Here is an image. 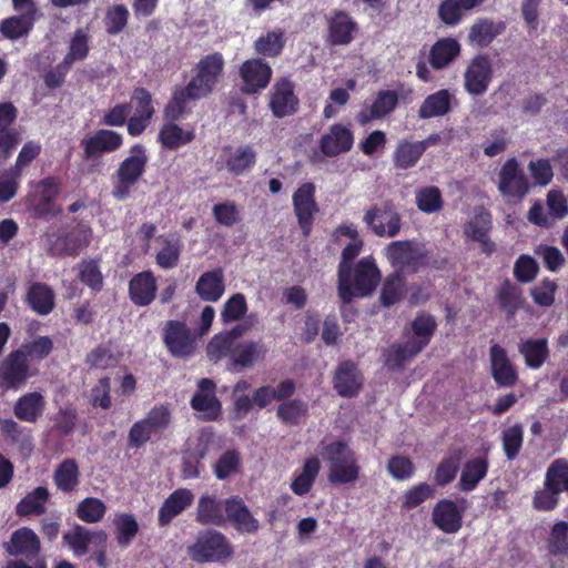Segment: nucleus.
Listing matches in <instances>:
<instances>
[{"label": "nucleus", "instance_id": "1", "mask_svg": "<svg viewBox=\"0 0 568 568\" xmlns=\"http://www.w3.org/2000/svg\"><path fill=\"white\" fill-rule=\"evenodd\" d=\"M224 64V58L219 52L203 57L197 62L194 77L187 85L173 92L165 108V115L172 120L179 119L192 102L207 97L222 78Z\"/></svg>", "mask_w": 568, "mask_h": 568}, {"label": "nucleus", "instance_id": "2", "mask_svg": "<svg viewBox=\"0 0 568 568\" xmlns=\"http://www.w3.org/2000/svg\"><path fill=\"white\" fill-rule=\"evenodd\" d=\"M381 280V272L372 256L361 258L355 265L338 266V294L344 302L371 295Z\"/></svg>", "mask_w": 568, "mask_h": 568}, {"label": "nucleus", "instance_id": "3", "mask_svg": "<svg viewBox=\"0 0 568 568\" xmlns=\"http://www.w3.org/2000/svg\"><path fill=\"white\" fill-rule=\"evenodd\" d=\"M321 455L328 464V481L351 484L359 477V466L355 453L344 442L322 443Z\"/></svg>", "mask_w": 568, "mask_h": 568}, {"label": "nucleus", "instance_id": "4", "mask_svg": "<svg viewBox=\"0 0 568 568\" xmlns=\"http://www.w3.org/2000/svg\"><path fill=\"white\" fill-rule=\"evenodd\" d=\"M148 161L144 146L136 144L130 149L129 155L120 163L115 172L112 195L116 200L123 201L130 196L134 185L144 174Z\"/></svg>", "mask_w": 568, "mask_h": 568}, {"label": "nucleus", "instance_id": "5", "mask_svg": "<svg viewBox=\"0 0 568 568\" xmlns=\"http://www.w3.org/2000/svg\"><path fill=\"white\" fill-rule=\"evenodd\" d=\"M171 423V407L169 404L155 405L144 418L135 422L129 430V444L141 447L153 435L166 429Z\"/></svg>", "mask_w": 568, "mask_h": 568}, {"label": "nucleus", "instance_id": "6", "mask_svg": "<svg viewBox=\"0 0 568 568\" xmlns=\"http://www.w3.org/2000/svg\"><path fill=\"white\" fill-rule=\"evenodd\" d=\"M28 358L12 351L0 363V392L18 390L27 385L29 378L38 375Z\"/></svg>", "mask_w": 568, "mask_h": 568}, {"label": "nucleus", "instance_id": "7", "mask_svg": "<svg viewBox=\"0 0 568 568\" xmlns=\"http://www.w3.org/2000/svg\"><path fill=\"white\" fill-rule=\"evenodd\" d=\"M187 552L196 561H222L232 556L233 549L222 534L205 531L197 536Z\"/></svg>", "mask_w": 568, "mask_h": 568}, {"label": "nucleus", "instance_id": "8", "mask_svg": "<svg viewBox=\"0 0 568 568\" xmlns=\"http://www.w3.org/2000/svg\"><path fill=\"white\" fill-rule=\"evenodd\" d=\"M493 79V64L487 55L470 60L464 72V88L471 95H483Z\"/></svg>", "mask_w": 568, "mask_h": 568}, {"label": "nucleus", "instance_id": "9", "mask_svg": "<svg viewBox=\"0 0 568 568\" xmlns=\"http://www.w3.org/2000/svg\"><path fill=\"white\" fill-rule=\"evenodd\" d=\"M498 190L506 197L523 199L529 190V183L518 161L508 159L498 174Z\"/></svg>", "mask_w": 568, "mask_h": 568}, {"label": "nucleus", "instance_id": "10", "mask_svg": "<svg viewBox=\"0 0 568 568\" xmlns=\"http://www.w3.org/2000/svg\"><path fill=\"white\" fill-rule=\"evenodd\" d=\"M163 341L169 352L176 357L191 355L195 349V339L185 323L169 321L163 329Z\"/></svg>", "mask_w": 568, "mask_h": 568}, {"label": "nucleus", "instance_id": "11", "mask_svg": "<svg viewBox=\"0 0 568 568\" xmlns=\"http://www.w3.org/2000/svg\"><path fill=\"white\" fill-rule=\"evenodd\" d=\"M385 255L394 267L416 271L426 254L418 244L396 241L385 247Z\"/></svg>", "mask_w": 568, "mask_h": 568}, {"label": "nucleus", "instance_id": "12", "mask_svg": "<svg viewBox=\"0 0 568 568\" xmlns=\"http://www.w3.org/2000/svg\"><path fill=\"white\" fill-rule=\"evenodd\" d=\"M256 153L250 145L237 148L225 146L217 160V170H226L232 175H241L248 171L255 163Z\"/></svg>", "mask_w": 568, "mask_h": 568}, {"label": "nucleus", "instance_id": "13", "mask_svg": "<svg viewBox=\"0 0 568 568\" xmlns=\"http://www.w3.org/2000/svg\"><path fill=\"white\" fill-rule=\"evenodd\" d=\"M364 222L377 236L394 237L400 230V216L388 205L368 209Z\"/></svg>", "mask_w": 568, "mask_h": 568}, {"label": "nucleus", "instance_id": "14", "mask_svg": "<svg viewBox=\"0 0 568 568\" xmlns=\"http://www.w3.org/2000/svg\"><path fill=\"white\" fill-rule=\"evenodd\" d=\"M322 153L335 158L351 151L354 145V134L349 125L335 123L321 136L318 142Z\"/></svg>", "mask_w": 568, "mask_h": 568}, {"label": "nucleus", "instance_id": "15", "mask_svg": "<svg viewBox=\"0 0 568 568\" xmlns=\"http://www.w3.org/2000/svg\"><path fill=\"white\" fill-rule=\"evenodd\" d=\"M293 206L303 234L307 236L317 212L315 186L312 183L302 184L293 194Z\"/></svg>", "mask_w": 568, "mask_h": 568}, {"label": "nucleus", "instance_id": "16", "mask_svg": "<svg viewBox=\"0 0 568 568\" xmlns=\"http://www.w3.org/2000/svg\"><path fill=\"white\" fill-rule=\"evenodd\" d=\"M240 75L243 81L242 91L252 94L260 92L268 85L272 78V69L261 59H251L241 65Z\"/></svg>", "mask_w": 568, "mask_h": 568}, {"label": "nucleus", "instance_id": "17", "mask_svg": "<svg viewBox=\"0 0 568 568\" xmlns=\"http://www.w3.org/2000/svg\"><path fill=\"white\" fill-rule=\"evenodd\" d=\"M192 408L197 416L205 420H214L221 414V403L215 396V384L207 378L199 383L196 393L191 400Z\"/></svg>", "mask_w": 568, "mask_h": 568}, {"label": "nucleus", "instance_id": "18", "mask_svg": "<svg viewBox=\"0 0 568 568\" xmlns=\"http://www.w3.org/2000/svg\"><path fill=\"white\" fill-rule=\"evenodd\" d=\"M268 105L276 118L293 114L298 106V99L294 93L293 83L286 79L277 81L271 90Z\"/></svg>", "mask_w": 568, "mask_h": 568}, {"label": "nucleus", "instance_id": "19", "mask_svg": "<svg viewBox=\"0 0 568 568\" xmlns=\"http://www.w3.org/2000/svg\"><path fill=\"white\" fill-rule=\"evenodd\" d=\"M489 362L491 376L499 386L516 384L518 379L517 369L504 347L498 344L491 345L489 348Z\"/></svg>", "mask_w": 568, "mask_h": 568}, {"label": "nucleus", "instance_id": "20", "mask_svg": "<svg viewBox=\"0 0 568 568\" xmlns=\"http://www.w3.org/2000/svg\"><path fill=\"white\" fill-rule=\"evenodd\" d=\"M132 102L135 111L128 121V132L131 135H139L145 130L154 113L152 98L145 89L138 88L132 94Z\"/></svg>", "mask_w": 568, "mask_h": 568}, {"label": "nucleus", "instance_id": "21", "mask_svg": "<svg viewBox=\"0 0 568 568\" xmlns=\"http://www.w3.org/2000/svg\"><path fill=\"white\" fill-rule=\"evenodd\" d=\"M123 138L112 130L101 129L82 141L87 158H95L103 153H111L121 148Z\"/></svg>", "mask_w": 568, "mask_h": 568}, {"label": "nucleus", "instance_id": "22", "mask_svg": "<svg viewBox=\"0 0 568 568\" xmlns=\"http://www.w3.org/2000/svg\"><path fill=\"white\" fill-rule=\"evenodd\" d=\"M327 38L326 42L332 45H345L353 40L355 22L342 11L333 12L326 17Z\"/></svg>", "mask_w": 568, "mask_h": 568}, {"label": "nucleus", "instance_id": "23", "mask_svg": "<svg viewBox=\"0 0 568 568\" xmlns=\"http://www.w3.org/2000/svg\"><path fill=\"white\" fill-rule=\"evenodd\" d=\"M225 513L236 530L245 534L257 531L258 520L252 515L244 501L239 497H231L225 500Z\"/></svg>", "mask_w": 568, "mask_h": 568}, {"label": "nucleus", "instance_id": "24", "mask_svg": "<svg viewBox=\"0 0 568 568\" xmlns=\"http://www.w3.org/2000/svg\"><path fill=\"white\" fill-rule=\"evenodd\" d=\"M432 516L435 526L446 534H455L462 527L463 513L449 499L438 501L433 509Z\"/></svg>", "mask_w": 568, "mask_h": 568}, {"label": "nucleus", "instance_id": "25", "mask_svg": "<svg viewBox=\"0 0 568 568\" xmlns=\"http://www.w3.org/2000/svg\"><path fill=\"white\" fill-rule=\"evenodd\" d=\"M363 385V378L357 367L349 362L342 363L334 376V388L343 397L357 395Z\"/></svg>", "mask_w": 568, "mask_h": 568}, {"label": "nucleus", "instance_id": "26", "mask_svg": "<svg viewBox=\"0 0 568 568\" xmlns=\"http://www.w3.org/2000/svg\"><path fill=\"white\" fill-rule=\"evenodd\" d=\"M267 348L262 341L240 343L232 353V364L240 371L251 368L264 361Z\"/></svg>", "mask_w": 568, "mask_h": 568}, {"label": "nucleus", "instance_id": "27", "mask_svg": "<svg viewBox=\"0 0 568 568\" xmlns=\"http://www.w3.org/2000/svg\"><path fill=\"white\" fill-rule=\"evenodd\" d=\"M6 549L12 556L31 558L40 551V539L32 529L23 527L11 535Z\"/></svg>", "mask_w": 568, "mask_h": 568}, {"label": "nucleus", "instance_id": "28", "mask_svg": "<svg viewBox=\"0 0 568 568\" xmlns=\"http://www.w3.org/2000/svg\"><path fill=\"white\" fill-rule=\"evenodd\" d=\"M195 292L205 302H217L225 292L222 268L203 273L195 284Z\"/></svg>", "mask_w": 568, "mask_h": 568}, {"label": "nucleus", "instance_id": "29", "mask_svg": "<svg viewBox=\"0 0 568 568\" xmlns=\"http://www.w3.org/2000/svg\"><path fill=\"white\" fill-rule=\"evenodd\" d=\"M194 500V495L186 488L174 490L162 504L159 509V523L165 526L186 509Z\"/></svg>", "mask_w": 568, "mask_h": 568}, {"label": "nucleus", "instance_id": "30", "mask_svg": "<svg viewBox=\"0 0 568 568\" xmlns=\"http://www.w3.org/2000/svg\"><path fill=\"white\" fill-rule=\"evenodd\" d=\"M321 469V462L312 456L304 460L301 468L294 471L291 490L297 496H304L312 489Z\"/></svg>", "mask_w": 568, "mask_h": 568}, {"label": "nucleus", "instance_id": "31", "mask_svg": "<svg viewBox=\"0 0 568 568\" xmlns=\"http://www.w3.org/2000/svg\"><path fill=\"white\" fill-rule=\"evenodd\" d=\"M129 290L135 305H149L155 297L156 280L151 272H142L130 281Z\"/></svg>", "mask_w": 568, "mask_h": 568}, {"label": "nucleus", "instance_id": "32", "mask_svg": "<svg viewBox=\"0 0 568 568\" xmlns=\"http://www.w3.org/2000/svg\"><path fill=\"white\" fill-rule=\"evenodd\" d=\"M44 407V397L38 392H32L24 394L16 402L13 413L23 422L34 423L42 416Z\"/></svg>", "mask_w": 568, "mask_h": 568}, {"label": "nucleus", "instance_id": "33", "mask_svg": "<svg viewBox=\"0 0 568 568\" xmlns=\"http://www.w3.org/2000/svg\"><path fill=\"white\" fill-rule=\"evenodd\" d=\"M460 53V44L452 38L435 42L429 52V63L434 69L448 67Z\"/></svg>", "mask_w": 568, "mask_h": 568}, {"label": "nucleus", "instance_id": "34", "mask_svg": "<svg viewBox=\"0 0 568 568\" xmlns=\"http://www.w3.org/2000/svg\"><path fill=\"white\" fill-rule=\"evenodd\" d=\"M453 94L442 89L435 93L428 95L418 110V116L420 119H430L436 116H443L447 114L452 109Z\"/></svg>", "mask_w": 568, "mask_h": 568}, {"label": "nucleus", "instance_id": "35", "mask_svg": "<svg viewBox=\"0 0 568 568\" xmlns=\"http://www.w3.org/2000/svg\"><path fill=\"white\" fill-rule=\"evenodd\" d=\"M435 328V320L428 314H419L414 320L412 323L413 335L408 336V341L412 343L413 354H418L429 343Z\"/></svg>", "mask_w": 568, "mask_h": 568}, {"label": "nucleus", "instance_id": "36", "mask_svg": "<svg viewBox=\"0 0 568 568\" xmlns=\"http://www.w3.org/2000/svg\"><path fill=\"white\" fill-rule=\"evenodd\" d=\"M246 327L236 326L231 332L215 335L207 344V355L212 361H220L224 356L233 353L235 338L246 332Z\"/></svg>", "mask_w": 568, "mask_h": 568}, {"label": "nucleus", "instance_id": "37", "mask_svg": "<svg viewBox=\"0 0 568 568\" xmlns=\"http://www.w3.org/2000/svg\"><path fill=\"white\" fill-rule=\"evenodd\" d=\"M105 535L103 532H90L88 529L81 526H75L63 536L64 541L72 549L74 555L82 556L88 549L89 545L93 541L103 544L105 541Z\"/></svg>", "mask_w": 568, "mask_h": 568}, {"label": "nucleus", "instance_id": "38", "mask_svg": "<svg viewBox=\"0 0 568 568\" xmlns=\"http://www.w3.org/2000/svg\"><path fill=\"white\" fill-rule=\"evenodd\" d=\"M518 352L524 356L526 366L531 369L541 367L549 354L545 338L523 341L518 345Z\"/></svg>", "mask_w": 568, "mask_h": 568}, {"label": "nucleus", "instance_id": "39", "mask_svg": "<svg viewBox=\"0 0 568 568\" xmlns=\"http://www.w3.org/2000/svg\"><path fill=\"white\" fill-rule=\"evenodd\" d=\"M27 301L30 307L40 315L49 314L54 306V295L52 290L41 283H36L30 286Z\"/></svg>", "mask_w": 568, "mask_h": 568}, {"label": "nucleus", "instance_id": "40", "mask_svg": "<svg viewBox=\"0 0 568 568\" xmlns=\"http://www.w3.org/2000/svg\"><path fill=\"white\" fill-rule=\"evenodd\" d=\"M398 102V95L394 91H382L377 94L375 101L371 106L369 114L361 113L358 121L367 123L372 119H381L390 113Z\"/></svg>", "mask_w": 568, "mask_h": 568}, {"label": "nucleus", "instance_id": "41", "mask_svg": "<svg viewBox=\"0 0 568 568\" xmlns=\"http://www.w3.org/2000/svg\"><path fill=\"white\" fill-rule=\"evenodd\" d=\"M79 467L73 459L63 460L54 470L53 480L58 489L69 493L79 485Z\"/></svg>", "mask_w": 568, "mask_h": 568}, {"label": "nucleus", "instance_id": "42", "mask_svg": "<svg viewBox=\"0 0 568 568\" xmlns=\"http://www.w3.org/2000/svg\"><path fill=\"white\" fill-rule=\"evenodd\" d=\"M488 464L483 458H475L467 462L462 470L459 488L464 491L473 490L486 476Z\"/></svg>", "mask_w": 568, "mask_h": 568}, {"label": "nucleus", "instance_id": "43", "mask_svg": "<svg viewBox=\"0 0 568 568\" xmlns=\"http://www.w3.org/2000/svg\"><path fill=\"white\" fill-rule=\"evenodd\" d=\"M53 349V342L49 336H38L31 341L24 342L18 349L22 357L31 361H42L50 355Z\"/></svg>", "mask_w": 568, "mask_h": 568}, {"label": "nucleus", "instance_id": "44", "mask_svg": "<svg viewBox=\"0 0 568 568\" xmlns=\"http://www.w3.org/2000/svg\"><path fill=\"white\" fill-rule=\"evenodd\" d=\"M426 150V142H400L395 151L394 160L398 168L414 166Z\"/></svg>", "mask_w": 568, "mask_h": 568}, {"label": "nucleus", "instance_id": "45", "mask_svg": "<svg viewBox=\"0 0 568 568\" xmlns=\"http://www.w3.org/2000/svg\"><path fill=\"white\" fill-rule=\"evenodd\" d=\"M48 498V489L45 487H37L17 505V514L19 516L42 514Z\"/></svg>", "mask_w": 568, "mask_h": 568}, {"label": "nucleus", "instance_id": "46", "mask_svg": "<svg viewBox=\"0 0 568 568\" xmlns=\"http://www.w3.org/2000/svg\"><path fill=\"white\" fill-rule=\"evenodd\" d=\"M196 519L201 524L222 525L224 516L220 503L212 496L203 495L199 499Z\"/></svg>", "mask_w": 568, "mask_h": 568}, {"label": "nucleus", "instance_id": "47", "mask_svg": "<svg viewBox=\"0 0 568 568\" xmlns=\"http://www.w3.org/2000/svg\"><path fill=\"white\" fill-rule=\"evenodd\" d=\"M159 138L164 148L178 149L190 143L194 139V132L183 130L174 123H168L161 129Z\"/></svg>", "mask_w": 568, "mask_h": 568}, {"label": "nucleus", "instance_id": "48", "mask_svg": "<svg viewBox=\"0 0 568 568\" xmlns=\"http://www.w3.org/2000/svg\"><path fill=\"white\" fill-rule=\"evenodd\" d=\"M283 48L284 32L281 29L268 31L254 42L256 53L264 57H276Z\"/></svg>", "mask_w": 568, "mask_h": 568}, {"label": "nucleus", "instance_id": "49", "mask_svg": "<svg viewBox=\"0 0 568 568\" xmlns=\"http://www.w3.org/2000/svg\"><path fill=\"white\" fill-rule=\"evenodd\" d=\"M501 30L500 24H495L489 20H479L473 24L469 31V40L474 44L485 47L500 34Z\"/></svg>", "mask_w": 568, "mask_h": 568}, {"label": "nucleus", "instance_id": "50", "mask_svg": "<svg viewBox=\"0 0 568 568\" xmlns=\"http://www.w3.org/2000/svg\"><path fill=\"white\" fill-rule=\"evenodd\" d=\"M524 442V428L515 424L501 432L503 450L508 459H514L520 452Z\"/></svg>", "mask_w": 568, "mask_h": 568}, {"label": "nucleus", "instance_id": "51", "mask_svg": "<svg viewBox=\"0 0 568 568\" xmlns=\"http://www.w3.org/2000/svg\"><path fill=\"white\" fill-rule=\"evenodd\" d=\"M417 207L427 214L438 212L443 206L440 191L435 186H426L416 192Z\"/></svg>", "mask_w": 568, "mask_h": 568}, {"label": "nucleus", "instance_id": "52", "mask_svg": "<svg viewBox=\"0 0 568 568\" xmlns=\"http://www.w3.org/2000/svg\"><path fill=\"white\" fill-rule=\"evenodd\" d=\"M33 21L34 17H29L28 14L11 17L2 21L0 30L4 37L9 39H18L30 30Z\"/></svg>", "mask_w": 568, "mask_h": 568}, {"label": "nucleus", "instance_id": "53", "mask_svg": "<svg viewBox=\"0 0 568 568\" xmlns=\"http://www.w3.org/2000/svg\"><path fill=\"white\" fill-rule=\"evenodd\" d=\"M247 312L246 298L243 294L232 295L223 305L221 320L223 323H232L241 320Z\"/></svg>", "mask_w": 568, "mask_h": 568}, {"label": "nucleus", "instance_id": "54", "mask_svg": "<svg viewBox=\"0 0 568 568\" xmlns=\"http://www.w3.org/2000/svg\"><path fill=\"white\" fill-rule=\"evenodd\" d=\"M548 548L554 555L568 556V523L558 521L551 527Z\"/></svg>", "mask_w": 568, "mask_h": 568}, {"label": "nucleus", "instance_id": "55", "mask_svg": "<svg viewBox=\"0 0 568 568\" xmlns=\"http://www.w3.org/2000/svg\"><path fill=\"white\" fill-rule=\"evenodd\" d=\"M545 484L559 493L567 490L568 464L561 459L552 463L547 470Z\"/></svg>", "mask_w": 568, "mask_h": 568}, {"label": "nucleus", "instance_id": "56", "mask_svg": "<svg viewBox=\"0 0 568 568\" xmlns=\"http://www.w3.org/2000/svg\"><path fill=\"white\" fill-rule=\"evenodd\" d=\"M307 416V405L297 399L283 403L277 408V417L286 424H298Z\"/></svg>", "mask_w": 568, "mask_h": 568}, {"label": "nucleus", "instance_id": "57", "mask_svg": "<svg viewBox=\"0 0 568 568\" xmlns=\"http://www.w3.org/2000/svg\"><path fill=\"white\" fill-rule=\"evenodd\" d=\"M404 293V280L399 274L389 275L381 292V302L384 306H392L397 303Z\"/></svg>", "mask_w": 568, "mask_h": 568}, {"label": "nucleus", "instance_id": "58", "mask_svg": "<svg viewBox=\"0 0 568 568\" xmlns=\"http://www.w3.org/2000/svg\"><path fill=\"white\" fill-rule=\"evenodd\" d=\"M61 192V181L58 178L49 176L39 181L33 189L32 196L40 203L52 202Z\"/></svg>", "mask_w": 568, "mask_h": 568}, {"label": "nucleus", "instance_id": "59", "mask_svg": "<svg viewBox=\"0 0 568 568\" xmlns=\"http://www.w3.org/2000/svg\"><path fill=\"white\" fill-rule=\"evenodd\" d=\"M77 514L85 523H98L105 514V505L98 498H85L79 504Z\"/></svg>", "mask_w": 568, "mask_h": 568}, {"label": "nucleus", "instance_id": "60", "mask_svg": "<svg viewBox=\"0 0 568 568\" xmlns=\"http://www.w3.org/2000/svg\"><path fill=\"white\" fill-rule=\"evenodd\" d=\"M116 538L120 545L128 546L138 532L139 526L132 515H119L114 519Z\"/></svg>", "mask_w": 568, "mask_h": 568}, {"label": "nucleus", "instance_id": "61", "mask_svg": "<svg viewBox=\"0 0 568 568\" xmlns=\"http://www.w3.org/2000/svg\"><path fill=\"white\" fill-rule=\"evenodd\" d=\"M90 232L85 226H79L73 230L67 239L58 244V248L65 254H75L79 250L89 243Z\"/></svg>", "mask_w": 568, "mask_h": 568}, {"label": "nucleus", "instance_id": "62", "mask_svg": "<svg viewBox=\"0 0 568 568\" xmlns=\"http://www.w3.org/2000/svg\"><path fill=\"white\" fill-rule=\"evenodd\" d=\"M163 242L164 246L156 254V263L162 268H173L178 265L181 253V245L179 241L173 237L165 239Z\"/></svg>", "mask_w": 568, "mask_h": 568}, {"label": "nucleus", "instance_id": "63", "mask_svg": "<svg viewBox=\"0 0 568 568\" xmlns=\"http://www.w3.org/2000/svg\"><path fill=\"white\" fill-rule=\"evenodd\" d=\"M212 213L215 221L224 226H233L240 221V211L232 201L215 204Z\"/></svg>", "mask_w": 568, "mask_h": 568}, {"label": "nucleus", "instance_id": "64", "mask_svg": "<svg viewBox=\"0 0 568 568\" xmlns=\"http://www.w3.org/2000/svg\"><path fill=\"white\" fill-rule=\"evenodd\" d=\"M240 463V456L236 452H225L216 462L214 474L220 480L226 479L239 470Z\"/></svg>", "mask_w": 568, "mask_h": 568}]
</instances>
